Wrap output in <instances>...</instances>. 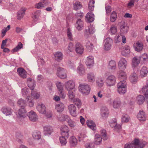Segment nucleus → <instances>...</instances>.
<instances>
[{
	"label": "nucleus",
	"instance_id": "f257e3e1",
	"mask_svg": "<svg viewBox=\"0 0 148 148\" xmlns=\"http://www.w3.org/2000/svg\"><path fill=\"white\" fill-rule=\"evenodd\" d=\"M146 144L145 141H139L138 139H135L132 143L126 144L124 146V148H143Z\"/></svg>",
	"mask_w": 148,
	"mask_h": 148
},
{
	"label": "nucleus",
	"instance_id": "f03ea898",
	"mask_svg": "<svg viewBox=\"0 0 148 148\" xmlns=\"http://www.w3.org/2000/svg\"><path fill=\"white\" fill-rule=\"evenodd\" d=\"M117 90L120 94H124L127 91L126 83L125 81H121L117 84Z\"/></svg>",
	"mask_w": 148,
	"mask_h": 148
},
{
	"label": "nucleus",
	"instance_id": "7ed1b4c3",
	"mask_svg": "<svg viewBox=\"0 0 148 148\" xmlns=\"http://www.w3.org/2000/svg\"><path fill=\"white\" fill-rule=\"evenodd\" d=\"M79 91L84 95H88L90 90V86L88 84H80L78 87Z\"/></svg>",
	"mask_w": 148,
	"mask_h": 148
},
{
	"label": "nucleus",
	"instance_id": "20e7f679",
	"mask_svg": "<svg viewBox=\"0 0 148 148\" xmlns=\"http://www.w3.org/2000/svg\"><path fill=\"white\" fill-rule=\"evenodd\" d=\"M67 71L65 69L60 67L58 68L57 75L60 78L66 79L67 77Z\"/></svg>",
	"mask_w": 148,
	"mask_h": 148
},
{
	"label": "nucleus",
	"instance_id": "39448f33",
	"mask_svg": "<svg viewBox=\"0 0 148 148\" xmlns=\"http://www.w3.org/2000/svg\"><path fill=\"white\" fill-rule=\"evenodd\" d=\"M116 77L113 75L108 76L106 80V83L107 86H110L114 85L116 82Z\"/></svg>",
	"mask_w": 148,
	"mask_h": 148
},
{
	"label": "nucleus",
	"instance_id": "423d86ee",
	"mask_svg": "<svg viewBox=\"0 0 148 148\" xmlns=\"http://www.w3.org/2000/svg\"><path fill=\"white\" fill-rule=\"evenodd\" d=\"M75 83L72 80H69L66 82L64 84L65 88L68 91L73 90L75 87Z\"/></svg>",
	"mask_w": 148,
	"mask_h": 148
},
{
	"label": "nucleus",
	"instance_id": "0eeeda50",
	"mask_svg": "<svg viewBox=\"0 0 148 148\" xmlns=\"http://www.w3.org/2000/svg\"><path fill=\"white\" fill-rule=\"evenodd\" d=\"M62 136H65L66 138L69 136V129L66 125L62 126L60 128Z\"/></svg>",
	"mask_w": 148,
	"mask_h": 148
},
{
	"label": "nucleus",
	"instance_id": "6e6552de",
	"mask_svg": "<svg viewBox=\"0 0 148 148\" xmlns=\"http://www.w3.org/2000/svg\"><path fill=\"white\" fill-rule=\"evenodd\" d=\"M117 76L120 81H125L127 78V75L125 72L123 71H119L117 73Z\"/></svg>",
	"mask_w": 148,
	"mask_h": 148
},
{
	"label": "nucleus",
	"instance_id": "1a4fd4ad",
	"mask_svg": "<svg viewBox=\"0 0 148 148\" xmlns=\"http://www.w3.org/2000/svg\"><path fill=\"white\" fill-rule=\"evenodd\" d=\"M27 115L30 120L32 121L35 122L38 120V116L36 113L32 110L28 112Z\"/></svg>",
	"mask_w": 148,
	"mask_h": 148
},
{
	"label": "nucleus",
	"instance_id": "9d476101",
	"mask_svg": "<svg viewBox=\"0 0 148 148\" xmlns=\"http://www.w3.org/2000/svg\"><path fill=\"white\" fill-rule=\"evenodd\" d=\"M105 42L104 49L107 51L109 50L111 48L112 40L110 38H107L105 40Z\"/></svg>",
	"mask_w": 148,
	"mask_h": 148
},
{
	"label": "nucleus",
	"instance_id": "9b49d317",
	"mask_svg": "<svg viewBox=\"0 0 148 148\" xmlns=\"http://www.w3.org/2000/svg\"><path fill=\"white\" fill-rule=\"evenodd\" d=\"M95 32V27L93 25H90L88 26V29L84 31L85 35L88 36L89 35L93 34Z\"/></svg>",
	"mask_w": 148,
	"mask_h": 148
},
{
	"label": "nucleus",
	"instance_id": "f8f14e48",
	"mask_svg": "<svg viewBox=\"0 0 148 148\" xmlns=\"http://www.w3.org/2000/svg\"><path fill=\"white\" fill-rule=\"evenodd\" d=\"M133 47L135 51L140 52L143 49V45L141 42L138 41L134 44Z\"/></svg>",
	"mask_w": 148,
	"mask_h": 148
},
{
	"label": "nucleus",
	"instance_id": "ddd939ff",
	"mask_svg": "<svg viewBox=\"0 0 148 148\" xmlns=\"http://www.w3.org/2000/svg\"><path fill=\"white\" fill-rule=\"evenodd\" d=\"M118 65L120 69H125L127 65V62L124 58H122L119 62Z\"/></svg>",
	"mask_w": 148,
	"mask_h": 148
},
{
	"label": "nucleus",
	"instance_id": "4468645a",
	"mask_svg": "<svg viewBox=\"0 0 148 148\" xmlns=\"http://www.w3.org/2000/svg\"><path fill=\"white\" fill-rule=\"evenodd\" d=\"M101 111V114L102 117L104 119H106L108 117L109 113L108 108L106 107H102Z\"/></svg>",
	"mask_w": 148,
	"mask_h": 148
},
{
	"label": "nucleus",
	"instance_id": "2eb2a0df",
	"mask_svg": "<svg viewBox=\"0 0 148 148\" xmlns=\"http://www.w3.org/2000/svg\"><path fill=\"white\" fill-rule=\"evenodd\" d=\"M128 27L125 24L124 21H122L121 22V25L120 26V32L121 34H126L128 30Z\"/></svg>",
	"mask_w": 148,
	"mask_h": 148
},
{
	"label": "nucleus",
	"instance_id": "dca6fc26",
	"mask_svg": "<svg viewBox=\"0 0 148 148\" xmlns=\"http://www.w3.org/2000/svg\"><path fill=\"white\" fill-rule=\"evenodd\" d=\"M84 22L81 19L78 18L76 22L75 27L78 30H81L84 28Z\"/></svg>",
	"mask_w": 148,
	"mask_h": 148
},
{
	"label": "nucleus",
	"instance_id": "f3484780",
	"mask_svg": "<svg viewBox=\"0 0 148 148\" xmlns=\"http://www.w3.org/2000/svg\"><path fill=\"white\" fill-rule=\"evenodd\" d=\"M75 48L76 52L79 54H82L83 52L84 49L83 46L79 43H76Z\"/></svg>",
	"mask_w": 148,
	"mask_h": 148
},
{
	"label": "nucleus",
	"instance_id": "a211bd4d",
	"mask_svg": "<svg viewBox=\"0 0 148 148\" xmlns=\"http://www.w3.org/2000/svg\"><path fill=\"white\" fill-rule=\"evenodd\" d=\"M26 10V8L25 7H22L20 9L18 12L17 15L18 19L20 20L23 17Z\"/></svg>",
	"mask_w": 148,
	"mask_h": 148
},
{
	"label": "nucleus",
	"instance_id": "6ab92c4d",
	"mask_svg": "<svg viewBox=\"0 0 148 148\" xmlns=\"http://www.w3.org/2000/svg\"><path fill=\"white\" fill-rule=\"evenodd\" d=\"M68 109L71 114L75 117L77 115L76 108L73 104L70 105L68 106Z\"/></svg>",
	"mask_w": 148,
	"mask_h": 148
},
{
	"label": "nucleus",
	"instance_id": "aec40b11",
	"mask_svg": "<svg viewBox=\"0 0 148 148\" xmlns=\"http://www.w3.org/2000/svg\"><path fill=\"white\" fill-rule=\"evenodd\" d=\"M17 72L20 76L23 78H25L27 77V72L23 69L19 68L18 69Z\"/></svg>",
	"mask_w": 148,
	"mask_h": 148
},
{
	"label": "nucleus",
	"instance_id": "412c9836",
	"mask_svg": "<svg viewBox=\"0 0 148 148\" xmlns=\"http://www.w3.org/2000/svg\"><path fill=\"white\" fill-rule=\"evenodd\" d=\"M77 72L80 75H83L86 73L85 67L82 64H79L77 68Z\"/></svg>",
	"mask_w": 148,
	"mask_h": 148
},
{
	"label": "nucleus",
	"instance_id": "4be33fe9",
	"mask_svg": "<svg viewBox=\"0 0 148 148\" xmlns=\"http://www.w3.org/2000/svg\"><path fill=\"white\" fill-rule=\"evenodd\" d=\"M141 91L146 98L148 99V80L147 81L146 85L143 87Z\"/></svg>",
	"mask_w": 148,
	"mask_h": 148
},
{
	"label": "nucleus",
	"instance_id": "5701e85b",
	"mask_svg": "<svg viewBox=\"0 0 148 148\" xmlns=\"http://www.w3.org/2000/svg\"><path fill=\"white\" fill-rule=\"evenodd\" d=\"M109 123L110 126L112 127H114L115 129L118 128L119 130L121 128V126L119 124H117L116 120V119L110 120Z\"/></svg>",
	"mask_w": 148,
	"mask_h": 148
},
{
	"label": "nucleus",
	"instance_id": "b1692460",
	"mask_svg": "<svg viewBox=\"0 0 148 148\" xmlns=\"http://www.w3.org/2000/svg\"><path fill=\"white\" fill-rule=\"evenodd\" d=\"M37 109L40 113L45 114L46 113V109L45 105L43 104H39L37 106Z\"/></svg>",
	"mask_w": 148,
	"mask_h": 148
},
{
	"label": "nucleus",
	"instance_id": "393cba45",
	"mask_svg": "<svg viewBox=\"0 0 148 148\" xmlns=\"http://www.w3.org/2000/svg\"><path fill=\"white\" fill-rule=\"evenodd\" d=\"M140 57L138 56L134 57L132 61V66L134 67L137 66L140 63Z\"/></svg>",
	"mask_w": 148,
	"mask_h": 148
},
{
	"label": "nucleus",
	"instance_id": "a878e982",
	"mask_svg": "<svg viewBox=\"0 0 148 148\" xmlns=\"http://www.w3.org/2000/svg\"><path fill=\"white\" fill-rule=\"evenodd\" d=\"M137 118L140 121H144L146 120V115L143 111H140L138 113Z\"/></svg>",
	"mask_w": 148,
	"mask_h": 148
},
{
	"label": "nucleus",
	"instance_id": "bb28decb",
	"mask_svg": "<svg viewBox=\"0 0 148 148\" xmlns=\"http://www.w3.org/2000/svg\"><path fill=\"white\" fill-rule=\"evenodd\" d=\"M148 72L147 68L146 66H143L140 71V75L141 77H143L147 76Z\"/></svg>",
	"mask_w": 148,
	"mask_h": 148
},
{
	"label": "nucleus",
	"instance_id": "cd10ccee",
	"mask_svg": "<svg viewBox=\"0 0 148 148\" xmlns=\"http://www.w3.org/2000/svg\"><path fill=\"white\" fill-rule=\"evenodd\" d=\"M27 82L28 86L30 88L31 90H33L35 85L34 80L32 78H28L27 79Z\"/></svg>",
	"mask_w": 148,
	"mask_h": 148
},
{
	"label": "nucleus",
	"instance_id": "c85d7f7f",
	"mask_svg": "<svg viewBox=\"0 0 148 148\" xmlns=\"http://www.w3.org/2000/svg\"><path fill=\"white\" fill-rule=\"evenodd\" d=\"M137 80L138 76L136 73H133L131 75L130 77V80L132 83L136 84L137 82Z\"/></svg>",
	"mask_w": 148,
	"mask_h": 148
},
{
	"label": "nucleus",
	"instance_id": "c756f323",
	"mask_svg": "<svg viewBox=\"0 0 148 148\" xmlns=\"http://www.w3.org/2000/svg\"><path fill=\"white\" fill-rule=\"evenodd\" d=\"M136 101L139 105L142 104L145 101V97L142 95H138L136 97Z\"/></svg>",
	"mask_w": 148,
	"mask_h": 148
},
{
	"label": "nucleus",
	"instance_id": "7c9ffc66",
	"mask_svg": "<svg viewBox=\"0 0 148 148\" xmlns=\"http://www.w3.org/2000/svg\"><path fill=\"white\" fill-rule=\"evenodd\" d=\"M69 143L71 147H74L77 145V141L75 137L72 136L69 138Z\"/></svg>",
	"mask_w": 148,
	"mask_h": 148
},
{
	"label": "nucleus",
	"instance_id": "2f4dec72",
	"mask_svg": "<svg viewBox=\"0 0 148 148\" xmlns=\"http://www.w3.org/2000/svg\"><path fill=\"white\" fill-rule=\"evenodd\" d=\"M1 111L3 113L7 116L10 115L12 113L11 109L8 107H3L1 109Z\"/></svg>",
	"mask_w": 148,
	"mask_h": 148
},
{
	"label": "nucleus",
	"instance_id": "473e14b6",
	"mask_svg": "<svg viewBox=\"0 0 148 148\" xmlns=\"http://www.w3.org/2000/svg\"><path fill=\"white\" fill-rule=\"evenodd\" d=\"M86 65L89 66H93L94 63L93 57L92 56H89L87 58L86 62Z\"/></svg>",
	"mask_w": 148,
	"mask_h": 148
},
{
	"label": "nucleus",
	"instance_id": "72a5a7b5",
	"mask_svg": "<svg viewBox=\"0 0 148 148\" xmlns=\"http://www.w3.org/2000/svg\"><path fill=\"white\" fill-rule=\"evenodd\" d=\"M130 53V47L128 46H125L124 47L121 52L122 55L124 56H127Z\"/></svg>",
	"mask_w": 148,
	"mask_h": 148
},
{
	"label": "nucleus",
	"instance_id": "f704fd0d",
	"mask_svg": "<svg viewBox=\"0 0 148 148\" xmlns=\"http://www.w3.org/2000/svg\"><path fill=\"white\" fill-rule=\"evenodd\" d=\"M26 111L24 108H21L18 112V113L20 118H24L26 116Z\"/></svg>",
	"mask_w": 148,
	"mask_h": 148
},
{
	"label": "nucleus",
	"instance_id": "c9c22d12",
	"mask_svg": "<svg viewBox=\"0 0 148 148\" xmlns=\"http://www.w3.org/2000/svg\"><path fill=\"white\" fill-rule=\"evenodd\" d=\"M55 59L58 61H61L63 58V54L60 52H57L54 54Z\"/></svg>",
	"mask_w": 148,
	"mask_h": 148
},
{
	"label": "nucleus",
	"instance_id": "e433bc0d",
	"mask_svg": "<svg viewBox=\"0 0 148 148\" xmlns=\"http://www.w3.org/2000/svg\"><path fill=\"white\" fill-rule=\"evenodd\" d=\"M64 105L62 103L57 104L55 106V109L58 112H62L64 109Z\"/></svg>",
	"mask_w": 148,
	"mask_h": 148
},
{
	"label": "nucleus",
	"instance_id": "4c0bfd02",
	"mask_svg": "<svg viewBox=\"0 0 148 148\" xmlns=\"http://www.w3.org/2000/svg\"><path fill=\"white\" fill-rule=\"evenodd\" d=\"M86 17L89 22H92L94 20V15L92 12H88L86 16Z\"/></svg>",
	"mask_w": 148,
	"mask_h": 148
},
{
	"label": "nucleus",
	"instance_id": "58836bf2",
	"mask_svg": "<svg viewBox=\"0 0 148 148\" xmlns=\"http://www.w3.org/2000/svg\"><path fill=\"white\" fill-rule=\"evenodd\" d=\"M102 138L98 134H96L95 136L94 143L96 145H99L101 143Z\"/></svg>",
	"mask_w": 148,
	"mask_h": 148
},
{
	"label": "nucleus",
	"instance_id": "ea45409f",
	"mask_svg": "<svg viewBox=\"0 0 148 148\" xmlns=\"http://www.w3.org/2000/svg\"><path fill=\"white\" fill-rule=\"evenodd\" d=\"M87 124L88 127L93 130H95L96 129L95 124L92 121L88 120L86 122Z\"/></svg>",
	"mask_w": 148,
	"mask_h": 148
},
{
	"label": "nucleus",
	"instance_id": "a19ab883",
	"mask_svg": "<svg viewBox=\"0 0 148 148\" xmlns=\"http://www.w3.org/2000/svg\"><path fill=\"white\" fill-rule=\"evenodd\" d=\"M58 120L61 121H67L69 120V117L67 115H65L63 114H60L58 117Z\"/></svg>",
	"mask_w": 148,
	"mask_h": 148
},
{
	"label": "nucleus",
	"instance_id": "79ce46f5",
	"mask_svg": "<svg viewBox=\"0 0 148 148\" xmlns=\"http://www.w3.org/2000/svg\"><path fill=\"white\" fill-rule=\"evenodd\" d=\"M45 134V135L48 134L50 135L53 132V129L50 126H47L44 127V128Z\"/></svg>",
	"mask_w": 148,
	"mask_h": 148
},
{
	"label": "nucleus",
	"instance_id": "37998d69",
	"mask_svg": "<svg viewBox=\"0 0 148 148\" xmlns=\"http://www.w3.org/2000/svg\"><path fill=\"white\" fill-rule=\"evenodd\" d=\"M82 5L81 3L79 1L76 2L73 4V8L74 10H77L82 8Z\"/></svg>",
	"mask_w": 148,
	"mask_h": 148
},
{
	"label": "nucleus",
	"instance_id": "c03bdc74",
	"mask_svg": "<svg viewBox=\"0 0 148 148\" xmlns=\"http://www.w3.org/2000/svg\"><path fill=\"white\" fill-rule=\"evenodd\" d=\"M47 3H43L40 2L36 4L35 7L38 9H42L45 6H47Z\"/></svg>",
	"mask_w": 148,
	"mask_h": 148
},
{
	"label": "nucleus",
	"instance_id": "a18cd8bd",
	"mask_svg": "<svg viewBox=\"0 0 148 148\" xmlns=\"http://www.w3.org/2000/svg\"><path fill=\"white\" fill-rule=\"evenodd\" d=\"M121 102L119 100L116 99L114 100L113 103V106L115 108H118L120 107Z\"/></svg>",
	"mask_w": 148,
	"mask_h": 148
},
{
	"label": "nucleus",
	"instance_id": "49530a36",
	"mask_svg": "<svg viewBox=\"0 0 148 148\" xmlns=\"http://www.w3.org/2000/svg\"><path fill=\"white\" fill-rule=\"evenodd\" d=\"M88 81L90 82H92L95 81V76L92 73H89L87 74Z\"/></svg>",
	"mask_w": 148,
	"mask_h": 148
},
{
	"label": "nucleus",
	"instance_id": "de8ad7c7",
	"mask_svg": "<svg viewBox=\"0 0 148 148\" xmlns=\"http://www.w3.org/2000/svg\"><path fill=\"white\" fill-rule=\"evenodd\" d=\"M130 119V118L129 116L127 114H124L122 115L121 121L123 123H127Z\"/></svg>",
	"mask_w": 148,
	"mask_h": 148
},
{
	"label": "nucleus",
	"instance_id": "09e8293b",
	"mask_svg": "<svg viewBox=\"0 0 148 148\" xmlns=\"http://www.w3.org/2000/svg\"><path fill=\"white\" fill-rule=\"evenodd\" d=\"M32 136L35 139L38 140L41 138L40 132L39 131H34L33 133Z\"/></svg>",
	"mask_w": 148,
	"mask_h": 148
},
{
	"label": "nucleus",
	"instance_id": "8fccbe9b",
	"mask_svg": "<svg viewBox=\"0 0 148 148\" xmlns=\"http://www.w3.org/2000/svg\"><path fill=\"white\" fill-rule=\"evenodd\" d=\"M22 94V96L24 97H29L28 95L29 92V89L27 88H25L22 89L21 90Z\"/></svg>",
	"mask_w": 148,
	"mask_h": 148
},
{
	"label": "nucleus",
	"instance_id": "3c124183",
	"mask_svg": "<svg viewBox=\"0 0 148 148\" xmlns=\"http://www.w3.org/2000/svg\"><path fill=\"white\" fill-rule=\"evenodd\" d=\"M95 1L93 0H90L88 3V9L89 10L93 11L94 8Z\"/></svg>",
	"mask_w": 148,
	"mask_h": 148
},
{
	"label": "nucleus",
	"instance_id": "603ef678",
	"mask_svg": "<svg viewBox=\"0 0 148 148\" xmlns=\"http://www.w3.org/2000/svg\"><path fill=\"white\" fill-rule=\"evenodd\" d=\"M22 48L23 44L21 42H19L18 45L14 49H12L11 51V52L12 53L17 52L20 49Z\"/></svg>",
	"mask_w": 148,
	"mask_h": 148
},
{
	"label": "nucleus",
	"instance_id": "864d4df0",
	"mask_svg": "<svg viewBox=\"0 0 148 148\" xmlns=\"http://www.w3.org/2000/svg\"><path fill=\"white\" fill-rule=\"evenodd\" d=\"M18 104L21 107V108H25L26 106V104L25 101L23 99H21L18 101Z\"/></svg>",
	"mask_w": 148,
	"mask_h": 148
},
{
	"label": "nucleus",
	"instance_id": "5fc2aeb1",
	"mask_svg": "<svg viewBox=\"0 0 148 148\" xmlns=\"http://www.w3.org/2000/svg\"><path fill=\"white\" fill-rule=\"evenodd\" d=\"M68 138H66L65 136H62L60 138V143L62 145H65L67 142V139Z\"/></svg>",
	"mask_w": 148,
	"mask_h": 148
},
{
	"label": "nucleus",
	"instance_id": "6e6d98bb",
	"mask_svg": "<svg viewBox=\"0 0 148 148\" xmlns=\"http://www.w3.org/2000/svg\"><path fill=\"white\" fill-rule=\"evenodd\" d=\"M32 98L30 96L27 97L26 99L27 101V104L29 107H32L34 104V101L32 100H31Z\"/></svg>",
	"mask_w": 148,
	"mask_h": 148
},
{
	"label": "nucleus",
	"instance_id": "4d7b16f0",
	"mask_svg": "<svg viewBox=\"0 0 148 148\" xmlns=\"http://www.w3.org/2000/svg\"><path fill=\"white\" fill-rule=\"evenodd\" d=\"M31 98L34 99H37L40 97L39 93L34 91H32L31 92Z\"/></svg>",
	"mask_w": 148,
	"mask_h": 148
},
{
	"label": "nucleus",
	"instance_id": "13d9d810",
	"mask_svg": "<svg viewBox=\"0 0 148 148\" xmlns=\"http://www.w3.org/2000/svg\"><path fill=\"white\" fill-rule=\"evenodd\" d=\"M66 34L69 39L70 40H73V35L71 30L69 28H68L67 29Z\"/></svg>",
	"mask_w": 148,
	"mask_h": 148
},
{
	"label": "nucleus",
	"instance_id": "bf43d9fd",
	"mask_svg": "<svg viewBox=\"0 0 148 148\" xmlns=\"http://www.w3.org/2000/svg\"><path fill=\"white\" fill-rule=\"evenodd\" d=\"M116 63L114 61L112 60L109 62L108 67L112 69H114L116 67Z\"/></svg>",
	"mask_w": 148,
	"mask_h": 148
},
{
	"label": "nucleus",
	"instance_id": "052dcab7",
	"mask_svg": "<svg viewBox=\"0 0 148 148\" xmlns=\"http://www.w3.org/2000/svg\"><path fill=\"white\" fill-rule=\"evenodd\" d=\"M116 13L114 11L113 12L110 16V21L112 22H114L117 18Z\"/></svg>",
	"mask_w": 148,
	"mask_h": 148
},
{
	"label": "nucleus",
	"instance_id": "680f3d73",
	"mask_svg": "<svg viewBox=\"0 0 148 148\" xmlns=\"http://www.w3.org/2000/svg\"><path fill=\"white\" fill-rule=\"evenodd\" d=\"M101 135L102 138L104 140H106L107 138L106 131L104 129H102L101 131Z\"/></svg>",
	"mask_w": 148,
	"mask_h": 148
},
{
	"label": "nucleus",
	"instance_id": "e2e57ef3",
	"mask_svg": "<svg viewBox=\"0 0 148 148\" xmlns=\"http://www.w3.org/2000/svg\"><path fill=\"white\" fill-rule=\"evenodd\" d=\"M103 83V79L101 78H98L96 80L97 85L99 87H101Z\"/></svg>",
	"mask_w": 148,
	"mask_h": 148
},
{
	"label": "nucleus",
	"instance_id": "0e129e2a",
	"mask_svg": "<svg viewBox=\"0 0 148 148\" xmlns=\"http://www.w3.org/2000/svg\"><path fill=\"white\" fill-rule=\"evenodd\" d=\"M110 32L112 34H114L117 32V28L115 25H112L110 29Z\"/></svg>",
	"mask_w": 148,
	"mask_h": 148
},
{
	"label": "nucleus",
	"instance_id": "69168bd1",
	"mask_svg": "<svg viewBox=\"0 0 148 148\" xmlns=\"http://www.w3.org/2000/svg\"><path fill=\"white\" fill-rule=\"evenodd\" d=\"M139 57H140V60H141L143 62H145L147 61L148 56L147 54L144 53Z\"/></svg>",
	"mask_w": 148,
	"mask_h": 148
},
{
	"label": "nucleus",
	"instance_id": "338daca9",
	"mask_svg": "<svg viewBox=\"0 0 148 148\" xmlns=\"http://www.w3.org/2000/svg\"><path fill=\"white\" fill-rule=\"evenodd\" d=\"M68 95L69 97V98L73 100L75 97V94L73 92L72 90H69Z\"/></svg>",
	"mask_w": 148,
	"mask_h": 148
},
{
	"label": "nucleus",
	"instance_id": "774afa93",
	"mask_svg": "<svg viewBox=\"0 0 148 148\" xmlns=\"http://www.w3.org/2000/svg\"><path fill=\"white\" fill-rule=\"evenodd\" d=\"M56 85L58 91L63 90L62 84L61 82H57L56 83Z\"/></svg>",
	"mask_w": 148,
	"mask_h": 148
}]
</instances>
